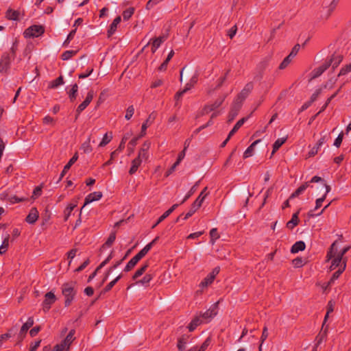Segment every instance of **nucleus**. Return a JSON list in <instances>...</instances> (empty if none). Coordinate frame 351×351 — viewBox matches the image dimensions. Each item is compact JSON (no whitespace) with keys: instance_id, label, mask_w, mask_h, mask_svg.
Segmentation results:
<instances>
[{"instance_id":"f704fd0d","label":"nucleus","mask_w":351,"mask_h":351,"mask_svg":"<svg viewBox=\"0 0 351 351\" xmlns=\"http://www.w3.org/2000/svg\"><path fill=\"white\" fill-rule=\"evenodd\" d=\"M80 149L82 150L84 154H89L93 151V148L90 145V137L82 143Z\"/></svg>"},{"instance_id":"5701e85b","label":"nucleus","mask_w":351,"mask_h":351,"mask_svg":"<svg viewBox=\"0 0 351 351\" xmlns=\"http://www.w3.org/2000/svg\"><path fill=\"white\" fill-rule=\"evenodd\" d=\"M166 40V36H159L156 38L152 43V52L154 53L156 52L157 49L160 46V45Z\"/></svg>"},{"instance_id":"cd10ccee","label":"nucleus","mask_w":351,"mask_h":351,"mask_svg":"<svg viewBox=\"0 0 351 351\" xmlns=\"http://www.w3.org/2000/svg\"><path fill=\"white\" fill-rule=\"evenodd\" d=\"M150 147V143L145 142L143 147L139 151L138 157L141 159H146L147 158V150Z\"/></svg>"},{"instance_id":"09e8293b","label":"nucleus","mask_w":351,"mask_h":351,"mask_svg":"<svg viewBox=\"0 0 351 351\" xmlns=\"http://www.w3.org/2000/svg\"><path fill=\"white\" fill-rule=\"evenodd\" d=\"M112 138V135L111 133L110 134V135H108V133H106L104 134L101 141L100 142L99 146V147H104L105 145H106L108 143H109L110 142Z\"/></svg>"},{"instance_id":"680f3d73","label":"nucleus","mask_w":351,"mask_h":351,"mask_svg":"<svg viewBox=\"0 0 351 351\" xmlns=\"http://www.w3.org/2000/svg\"><path fill=\"white\" fill-rule=\"evenodd\" d=\"M134 113V108L133 106H130L126 110V114L125 118L127 120H130Z\"/></svg>"},{"instance_id":"a19ab883","label":"nucleus","mask_w":351,"mask_h":351,"mask_svg":"<svg viewBox=\"0 0 351 351\" xmlns=\"http://www.w3.org/2000/svg\"><path fill=\"white\" fill-rule=\"evenodd\" d=\"M10 235L8 234L3 239L1 245L0 246V254H3L7 251L9 246Z\"/></svg>"},{"instance_id":"f3484780","label":"nucleus","mask_w":351,"mask_h":351,"mask_svg":"<svg viewBox=\"0 0 351 351\" xmlns=\"http://www.w3.org/2000/svg\"><path fill=\"white\" fill-rule=\"evenodd\" d=\"M200 207L197 205V204H195L194 202L192 204L191 208L189 209V212L183 217V214L180 215L176 220V222H179L180 219H182L183 220H186L190 217H191L197 209H199Z\"/></svg>"},{"instance_id":"2f4dec72","label":"nucleus","mask_w":351,"mask_h":351,"mask_svg":"<svg viewBox=\"0 0 351 351\" xmlns=\"http://www.w3.org/2000/svg\"><path fill=\"white\" fill-rule=\"evenodd\" d=\"M245 120H246L245 118H242L236 123V124L234 125L233 128L231 130V131L228 134L229 138H231L238 131V130L243 125Z\"/></svg>"},{"instance_id":"e2e57ef3","label":"nucleus","mask_w":351,"mask_h":351,"mask_svg":"<svg viewBox=\"0 0 351 351\" xmlns=\"http://www.w3.org/2000/svg\"><path fill=\"white\" fill-rule=\"evenodd\" d=\"M211 341V339L210 337H208L204 343L202 344V346L199 348L197 347V351H204L208 346L210 345Z\"/></svg>"},{"instance_id":"8fccbe9b","label":"nucleus","mask_w":351,"mask_h":351,"mask_svg":"<svg viewBox=\"0 0 351 351\" xmlns=\"http://www.w3.org/2000/svg\"><path fill=\"white\" fill-rule=\"evenodd\" d=\"M134 8H129L128 9H126L123 12V20L127 21L130 19L132 16L134 14Z\"/></svg>"},{"instance_id":"58836bf2","label":"nucleus","mask_w":351,"mask_h":351,"mask_svg":"<svg viewBox=\"0 0 351 351\" xmlns=\"http://www.w3.org/2000/svg\"><path fill=\"white\" fill-rule=\"evenodd\" d=\"M125 256L123 257V259L120 260V261H117L112 266H111L108 269V271H106V274H105V276L103 279V282H105L107 278H108L109 275L110 274V273L112 272V271L114 269H116L117 267H119L122 261L125 259Z\"/></svg>"},{"instance_id":"69168bd1","label":"nucleus","mask_w":351,"mask_h":351,"mask_svg":"<svg viewBox=\"0 0 351 351\" xmlns=\"http://www.w3.org/2000/svg\"><path fill=\"white\" fill-rule=\"evenodd\" d=\"M343 132H341L338 136L337 137V138L335 140V142H334V145L337 147H339L341 143H342V141H343Z\"/></svg>"},{"instance_id":"9d476101","label":"nucleus","mask_w":351,"mask_h":351,"mask_svg":"<svg viewBox=\"0 0 351 351\" xmlns=\"http://www.w3.org/2000/svg\"><path fill=\"white\" fill-rule=\"evenodd\" d=\"M77 159H78V155H77V153H75L73 156V157L69 160L68 163L64 167V169H63L62 173H60V176L57 182H59L63 178V177L65 176L66 172L70 169L71 167L77 161Z\"/></svg>"},{"instance_id":"6ab92c4d","label":"nucleus","mask_w":351,"mask_h":351,"mask_svg":"<svg viewBox=\"0 0 351 351\" xmlns=\"http://www.w3.org/2000/svg\"><path fill=\"white\" fill-rule=\"evenodd\" d=\"M121 21V18L120 16H117L110 24L109 29L108 30L107 34L108 37H110L112 35L114 34L117 29V25L120 23Z\"/></svg>"},{"instance_id":"603ef678","label":"nucleus","mask_w":351,"mask_h":351,"mask_svg":"<svg viewBox=\"0 0 351 351\" xmlns=\"http://www.w3.org/2000/svg\"><path fill=\"white\" fill-rule=\"evenodd\" d=\"M226 95H223V97H219L213 104H210V106L212 108H213V110L218 108L224 101Z\"/></svg>"},{"instance_id":"e433bc0d","label":"nucleus","mask_w":351,"mask_h":351,"mask_svg":"<svg viewBox=\"0 0 351 351\" xmlns=\"http://www.w3.org/2000/svg\"><path fill=\"white\" fill-rule=\"evenodd\" d=\"M199 182V180L195 182V184L191 188L189 191L187 193V194L185 195L182 201L180 202V204L184 203L192 195H193V193L196 191Z\"/></svg>"},{"instance_id":"423d86ee","label":"nucleus","mask_w":351,"mask_h":351,"mask_svg":"<svg viewBox=\"0 0 351 351\" xmlns=\"http://www.w3.org/2000/svg\"><path fill=\"white\" fill-rule=\"evenodd\" d=\"M310 182L316 183L319 182L321 189H324L325 192L323 195H325V198L326 197L327 194L330 191V186L328 185L326 182V181L321 177L315 176H313L311 180H310Z\"/></svg>"},{"instance_id":"3c124183","label":"nucleus","mask_w":351,"mask_h":351,"mask_svg":"<svg viewBox=\"0 0 351 351\" xmlns=\"http://www.w3.org/2000/svg\"><path fill=\"white\" fill-rule=\"evenodd\" d=\"M77 90H78V86L77 84H74L72 86L71 89L70 90V91L69 93V96L71 101H73V99H75L76 98V95H77Z\"/></svg>"},{"instance_id":"ea45409f","label":"nucleus","mask_w":351,"mask_h":351,"mask_svg":"<svg viewBox=\"0 0 351 351\" xmlns=\"http://www.w3.org/2000/svg\"><path fill=\"white\" fill-rule=\"evenodd\" d=\"M243 101L238 99L237 97L235 98V99L233 101L231 109L233 111H235L239 113V111L240 110Z\"/></svg>"},{"instance_id":"c9c22d12","label":"nucleus","mask_w":351,"mask_h":351,"mask_svg":"<svg viewBox=\"0 0 351 351\" xmlns=\"http://www.w3.org/2000/svg\"><path fill=\"white\" fill-rule=\"evenodd\" d=\"M34 324V319L30 317L28 318L27 322L22 326L20 332L21 334L26 333L30 327Z\"/></svg>"},{"instance_id":"37998d69","label":"nucleus","mask_w":351,"mask_h":351,"mask_svg":"<svg viewBox=\"0 0 351 351\" xmlns=\"http://www.w3.org/2000/svg\"><path fill=\"white\" fill-rule=\"evenodd\" d=\"M76 207L75 204H70L64 210V221H67L72 211Z\"/></svg>"},{"instance_id":"4be33fe9","label":"nucleus","mask_w":351,"mask_h":351,"mask_svg":"<svg viewBox=\"0 0 351 351\" xmlns=\"http://www.w3.org/2000/svg\"><path fill=\"white\" fill-rule=\"evenodd\" d=\"M346 267V260H343V262L342 263V264L341 265V267L339 268V269L337 271H336L332 276L330 280V282L329 283H332L335 280H336L337 279L339 278V277L340 276V275L343 272V271L345 270Z\"/></svg>"},{"instance_id":"dca6fc26","label":"nucleus","mask_w":351,"mask_h":351,"mask_svg":"<svg viewBox=\"0 0 351 351\" xmlns=\"http://www.w3.org/2000/svg\"><path fill=\"white\" fill-rule=\"evenodd\" d=\"M101 197L102 193L100 191H95L90 193L86 197L84 204L82 208H83L86 205H87L89 203L100 199Z\"/></svg>"},{"instance_id":"4468645a","label":"nucleus","mask_w":351,"mask_h":351,"mask_svg":"<svg viewBox=\"0 0 351 351\" xmlns=\"http://www.w3.org/2000/svg\"><path fill=\"white\" fill-rule=\"evenodd\" d=\"M156 117V112H152L146 119V121L143 123L141 127V136H144L146 133L145 131L147 128L150 126Z\"/></svg>"},{"instance_id":"6e6d98bb","label":"nucleus","mask_w":351,"mask_h":351,"mask_svg":"<svg viewBox=\"0 0 351 351\" xmlns=\"http://www.w3.org/2000/svg\"><path fill=\"white\" fill-rule=\"evenodd\" d=\"M215 280V278L211 276L210 274H208L203 280L202 282H201L200 285L202 287H206L207 286H208L209 285H210L213 280Z\"/></svg>"},{"instance_id":"79ce46f5","label":"nucleus","mask_w":351,"mask_h":351,"mask_svg":"<svg viewBox=\"0 0 351 351\" xmlns=\"http://www.w3.org/2000/svg\"><path fill=\"white\" fill-rule=\"evenodd\" d=\"M132 132H127L123 136L121 141L118 147V151H122L125 148L126 141L131 137Z\"/></svg>"},{"instance_id":"ddd939ff","label":"nucleus","mask_w":351,"mask_h":351,"mask_svg":"<svg viewBox=\"0 0 351 351\" xmlns=\"http://www.w3.org/2000/svg\"><path fill=\"white\" fill-rule=\"evenodd\" d=\"M179 206L178 204H173L169 209L165 211L156 221V222L152 226V228H155L160 223L165 220L169 217Z\"/></svg>"},{"instance_id":"5fc2aeb1","label":"nucleus","mask_w":351,"mask_h":351,"mask_svg":"<svg viewBox=\"0 0 351 351\" xmlns=\"http://www.w3.org/2000/svg\"><path fill=\"white\" fill-rule=\"evenodd\" d=\"M210 242L212 244H214L215 241L219 238V234H218L217 228H213L210 231Z\"/></svg>"},{"instance_id":"c756f323","label":"nucleus","mask_w":351,"mask_h":351,"mask_svg":"<svg viewBox=\"0 0 351 351\" xmlns=\"http://www.w3.org/2000/svg\"><path fill=\"white\" fill-rule=\"evenodd\" d=\"M343 60V56L341 55H333L331 58L328 61H326V62H331V65L332 68L335 69L338 66V65L341 63Z\"/></svg>"},{"instance_id":"20e7f679","label":"nucleus","mask_w":351,"mask_h":351,"mask_svg":"<svg viewBox=\"0 0 351 351\" xmlns=\"http://www.w3.org/2000/svg\"><path fill=\"white\" fill-rule=\"evenodd\" d=\"M56 297L52 291H49L45 295V300L43 302V308L44 311H48L51 305L56 302Z\"/></svg>"},{"instance_id":"f03ea898","label":"nucleus","mask_w":351,"mask_h":351,"mask_svg":"<svg viewBox=\"0 0 351 351\" xmlns=\"http://www.w3.org/2000/svg\"><path fill=\"white\" fill-rule=\"evenodd\" d=\"M62 293L65 298V306H70L77 293L75 283L71 282L63 284L62 287Z\"/></svg>"},{"instance_id":"412c9836","label":"nucleus","mask_w":351,"mask_h":351,"mask_svg":"<svg viewBox=\"0 0 351 351\" xmlns=\"http://www.w3.org/2000/svg\"><path fill=\"white\" fill-rule=\"evenodd\" d=\"M189 338V335H183L178 338L177 347L179 351H184L185 350L186 344L188 342Z\"/></svg>"},{"instance_id":"aec40b11","label":"nucleus","mask_w":351,"mask_h":351,"mask_svg":"<svg viewBox=\"0 0 351 351\" xmlns=\"http://www.w3.org/2000/svg\"><path fill=\"white\" fill-rule=\"evenodd\" d=\"M75 339L74 337H70L69 335H66L65 339L59 344H57V346H62L60 347V349L62 351H68L70 347V345Z\"/></svg>"},{"instance_id":"f257e3e1","label":"nucleus","mask_w":351,"mask_h":351,"mask_svg":"<svg viewBox=\"0 0 351 351\" xmlns=\"http://www.w3.org/2000/svg\"><path fill=\"white\" fill-rule=\"evenodd\" d=\"M337 243V241H335V242H333L332 243V245H330L329 250L327 252V256H326L327 261H329V260L332 259V258H334L332 261V264L330 265L331 270H333V269H336L337 267L339 268L341 267V265L343 262V260L346 259L347 261L346 257H345V258H342L337 254L336 256V254L337 252V248L336 247Z\"/></svg>"},{"instance_id":"de8ad7c7","label":"nucleus","mask_w":351,"mask_h":351,"mask_svg":"<svg viewBox=\"0 0 351 351\" xmlns=\"http://www.w3.org/2000/svg\"><path fill=\"white\" fill-rule=\"evenodd\" d=\"M116 239V232H112L107 241H106V243L102 245V247H104L105 246H107V247H110L112 245V244L114 243V241H115Z\"/></svg>"},{"instance_id":"7c9ffc66","label":"nucleus","mask_w":351,"mask_h":351,"mask_svg":"<svg viewBox=\"0 0 351 351\" xmlns=\"http://www.w3.org/2000/svg\"><path fill=\"white\" fill-rule=\"evenodd\" d=\"M208 188L206 186L204 189L201 191L200 194L197 197V198L194 202L195 204H197V205L201 207L202 203L204 202L205 198L208 195V193H206Z\"/></svg>"},{"instance_id":"0e129e2a","label":"nucleus","mask_w":351,"mask_h":351,"mask_svg":"<svg viewBox=\"0 0 351 351\" xmlns=\"http://www.w3.org/2000/svg\"><path fill=\"white\" fill-rule=\"evenodd\" d=\"M76 28L70 32V33L67 36L66 40L64 43V45H67L70 43V41L74 38Z\"/></svg>"},{"instance_id":"a211bd4d","label":"nucleus","mask_w":351,"mask_h":351,"mask_svg":"<svg viewBox=\"0 0 351 351\" xmlns=\"http://www.w3.org/2000/svg\"><path fill=\"white\" fill-rule=\"evenodd\" d=\"M311 182H306L303 184H302L300 187H298L289 197V199H293L296 197H298L300 194H302L308 187L311 186V188L313 186L310 185Z\"/></svg>"},{"instance_id":"1a4fd4ad","label":"nucleus","mask_w":351,"mask_h":351,"mask_svg":"<svg viewBox=\"0 0 351 351\" xmlns=\"http://www.w3.org/2000/svg\"><path fill=\"white\" fill-rule=\"evenodd\" d=\"M331 62H324L311 72V78L315 79L320 76L330 66Z\"/></svg>"},{"instance_id":"393cba45","label":"nucleus","mask_w":351,"mask_h":351,"mask_svg":"<svg viewBox=\"0 0 351 351\" xmlns=\"http://www.w3.org/2000/svg\"><path fill=\"white\" fill-rule=\"evenodd\" d=\"M141 162H142V159H141L138 157H136L132 161V166L129 170V173L130 175H133L136 172V171L138 170V168L139 167V166L141 164Z\"/></svg>"},{"instance_id":"a878e982","label":"nucleus","mask_w":351,"mask_h":351,"mask_svg":"<svg viewBox=\"0 0 351 351\" xmlns=\"http://www.w3.org/2000/svg\"><path fill=\"white\" fill-rule=\"evenodd\" d=\"M19 12L17 11V10H14L11 8H9L6 13H5V17L8 19V20H11V21H18L19 20Z\"/></svg>"},{"instance_id":"b1692460","label":"nucleus","mask_w":351,"mask_h":351,"mask_svg":"<svg viewBox=\"0 0 351 351\" xmlns=\"http://www.w3.org/2000/svg\"><path fill=\"white\" fill-rule=\"evenodd\" d=\"M300 210H298L296 213H295L291 217V219L287 223V227L289 229H293L295 226H296L299 223L298 215L300 213Z\"/></svg>"},{"instance_id":"338daca9","label":"nucleus","mask_w":351,"mask_h":351,"mask_svg":"<svg viewBox=\"0 0 351 351\" xmlns=\"http://www.w3.org/2000/svg\"><path fill=\"white\" fill-rule=\"evenodd\" d=\"M300 48V45L299 44L295 45L293 47L291 53L288 56L292 58H294L297 55L298 52L299 51Z\"/></svg>"},{"instance_id":"6e6552de","label":"nucleus","mask_w":351,"mask_h":351,"mask_svg":"<svg viewBox=\"0 0 351 351\" xmlns=\"http://www.w3.org/2000/svg\"><path fill=\"white\" fill-rule=\"evenodd\" d=\"M254 88V84L252 82H249L243 88V90L240 92L239 94L237 96L238 99L244 101L247 96L250 95V93L252 92V89Z\"/></svg>"},{"instance_id":"9b49d317","label":"nucleus","mask_w":351,"mask_h":351,"mask_svg":"<svg viewBox=\"0 0 351 351\" xmlns=\"http://www.w3.org/2000/svg\"><path fill=\"white\" fill-rule=\"evenodd\" d=\"M113 258V251L110 252L108 256L96 268V269L89 276L88 282L92 280L97 275V272L107 265L110 261Z\"/></svg>"},{"instance_id":"49530a36","label":"nucleus","mask_w":351,"mask_h":351,"mask_svg":"<svg viewBox=\"0 0 351 351\" xmlns=\"http://www.w3.org/2000/svg\"><path fill=\"white\" fill-rule=\"evenodd\" d=\"M122 278V275L119 274L115 279L109 282L106 287L104 288V292H108L112 289V288L115 285V284Z\"/></svg>"},{"instance_id":"4d7b16f0","label":"nucleus","mask_w":351,"mask_h":351,"mask_svg":"<svg viewBox=\"0 0 351 351\" xmlns=\"http://www.w3.org/2000/svg\"><path fill=\"white\" fill-rule=\"evenodd\" d=\"M25 199H26V198H25V197H19L16 195H12L8 198V200L11 204L22 202L25 201Z\"/></svg>"},{"instance_id":"72a5a7b5","label":"nucleus","mask_w":351,"mask_h":351,"mask_svg":"<svg viewBox=\"0 0 351 351\" xmlns=\"http://www.w3.org/2000/svg\"><path fill=\"white\" fill-rule=\"evenodd\" d=\"M261 141V140H256L254 142H253L244 152L243 153V158H247L250 156H251L254 152V146Z\"/></svg>"},{"instance_id":"13d9d810","label":"nucleus","mask_w":351,"mask_h":351,"mask_svg":"<svg viewBox=\"0 0 351 351\" xmlns=\"http://www.w3.org/2000/svg\"><path fill=\"white\" fill-rule=\"evenodd\" d=\"M351 71V64H347L342 67L339 73L338 76L345 75Z\"/></svg>"},{"instance_id":"864d4df0","label":"nucleus","mask_w":351,"mask_h":351,"mask_svg":"<svg viewBox=\"0 0 351 351\" xmlns=\"http://www.w3.org/2000/svg\"><path fill=\"white\" fill-rule=\"evenodd\" d=\"M76 53H77V51H74V50H68V51H64V52L62 54V59L63 60H69L71 58H72L73 56H75Z\"/></svg>"},{"instance_id":"774afa93","label":"nucleus","mask_w":351,"mask_h":351,"mask_svg":"<svg viewBox=\"0 0 351 351\" xmlns=\"http://www.w3.org/2000/svg\"><path fill=\"white\" fill-rule=\"evenodd\" d=\"M136 265V263H135L132 259H130V261L127 263L126 266L124 268V271L125 272H128L130 271V270H132L134 266Z\"/></svg>"},{"instance_id":"a18cd8bd","label":"nucleus","mask_w":351,"mask_h":351,"mask_svg":"<svg viewBox=\"0 0 351 351\" xmlns=\"http://www.w3.org/2000/svg\"><path fill=\"white\" fill-rule=\"evenodd\" d=\"M153 276L150 274H147L141 280L136 281V284H141L143 285H147L152 280Z\"/></svg>"},{"instance_id":"bb28decb","label":"nucleus","mask_w":351,"mask_h":351,"mask_svg":"<svg viewBox=\"0 0 351 351\" xmlns=\"http://www.w3.org/2000/svg\"><path fill=\"white\" fill-rule=\"evenodd\" d=\"M306 247V245L304 241H300L295 242L291 247V253H298L300 251H303Z\"/></svg>"},{"instance_id":"bf43d9fd","label":"nucleus","mask_w":351,"mask_h":351,"mask_svg":"<svg viewBox=\"0 0 351 351\" xmlns=\"http://www.w3.org/2000/svg\"><path fill=\"white\" fill-rule=\"evenodd\" d=\"M292 58L287 56L279 65L280 69H285L291 62Z\"/></svg>"},{"instance_id":"4c0bfd02","label":"nucleus","mask_w":351,"mask_h":351,"mask_svg":"<svg viewBox=\"0 0 351 351\" xmlns=\"http://www.w3.org/2000/svg\"><path fill=\"white\" fill-rule=\"evenodd\" d=\"M64 84V79L62 75L57 77L56 80L51 81L49 85V88H56L59 86L62 85Z\"/></svg>"},{"instance_id":"2eb2a0df","label":"nucleus","mask_w":351,"mask_h":351,"mask_svg":"<svg viewBox=\"0 0 351 351\" xmlns=\"http://www.w3.org/2000/svg\"><path fill=\"white\" fill-rule=\"evenodd\" d=\"M218 304L219 302H217L213 305H212L209 309H208L202 314V317L205 319H210L215 316L217 313Z\"/></svg>"},{"instance_id":"c85d7f7f","label":"nucleus","mask_w":351,"mask_h":351,"mask_svg":"<svg viewBox=\"0 0 351 351\" xmlns=\"http://www.w3.org/2000/svg\"><path fill=\"white\" fill-rule=\"evenodd\" d=\"M287 140V136L278 138L273 144V150L271 152V155H274V153L279 149V148L286 142Z\"/></svg>"},{"instance_id":"473e14b6","label":"nucleus","mask_w":351,"mask_h":351,"mask_svg":"<svg viewBox=\"0 0 351 351\" xmlns=\"http://www.w3.org/2000/svg\"><path fill=\"white\" fill-rule=\"evenodd\" d=\"M149 267V263H145L139 269H138L132 276L133 280L137 279L138 277L141 276L147 270Z\"/></svg>"},{"instance_id":"39448f33","label":"nucleus","mask_w":351,"mask_h":351,"mask_svg":"<svg viewBox=\"0 0 351 351\" xmlns=\"http://www.w3.org/2000/svg\"><path fill=\"white\" fill-rule=\"evenodd\" d=\"M11 58L10 54L5 53L2 56L1 61H0V72H7V71L10 68V65L11 63Z\"/></svg>"},{"instance_id":"c03bdc74","label":"nucleus","mask_w":351,"mask_h":351,"mask_svg":"<svg viewBox=\"0 0 351 351\" xmlns=\"http://www.w3.org/2000/svg\"><path fill=\"white\" fill-rule=\"evenodd\" d=\"M202 323L201 319L199 317H195L194 318L190 323L189 326H188L189 331H193L197 326H199Z\"/></svg>"},{"instance_id":"052dcab7","label":"nucleus","mask_w":351,"mask_h":351,"mask_svg":"<svg viewBox=\"0 0 351 351\" xmlns=\"http://www.w3.org/2000/svg\"><path fill=\"white\" fill-rule=\"evenodd\" d=\"M292 263L295 267H301L305 263L304 260H303L302 258H299V257L294 258L293 260Z\"/></svg>"},{"instance_id":"0eeeda50","label":"nucleus","mask_w":351,"mask_h":351,"mask_svg":"<svg viewBox=\"0 0 351 351\" xmlns=\"http://www.w3.org/2000/svg\"><path fill=\"white\" fill-rule=\"evenodd\" d=\"M93 95H94V93H93V90H90L88 93L85 100L78 106V107L76 110V112H77V115H80V114L89 105V104L91 102V101L93 98Z\"/></svg>"},{"instance_id":"f8f14e48","label":"nucleus","mask_w":351,"mask_h":351,"mask_svg":"<svg viewBox=\"0 0 351 351\" xmlns=\"http://www.w3.org/2000/svg\"><path fill=\"white\" fill-rule=\"evenodd\" d=\"M39 213L36 208L33 207L30 209L29 214L25 218V221L29 224H34L38 220Z\"/></svg>"},{"instance_id":"7ed1b4c3","label":"nucleus","mask_w":351,"mask_h":351,"mask_svg":"<svg viewBox=\"0 0 351 351\" xmlns=\"http://www.w3.org/2000/svg\"><path fill=\"white\" fill-rule=\"evenodd\" d=\"M45 32V29L42 25H34L29 27L24 32V36L25 38H36Z\"/></svg>"}]
</instances>
